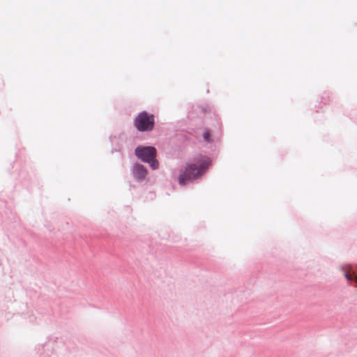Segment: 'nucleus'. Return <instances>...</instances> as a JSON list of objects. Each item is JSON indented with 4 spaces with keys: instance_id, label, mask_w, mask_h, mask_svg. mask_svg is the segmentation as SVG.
<instances>
[{
    "instance_id": "nucleus-1",
    "label": "nucleus",
    "mask_w": 357,
    "mask_h": 357,
    "mask_svg": "<svg viewBox=\"0 0 357 357\" xmlns=\"http://www.w3.org/2000/svg\"><path fill=\"white\" fill-rule=\"evenodd\" d=\"M210 165L211 160L207 157H200L188 163L184 169L181 172L178 177L179 184L183 185L201 176Z\"/></svg>"
},
{
    "instance_id": "nucleus-2",
    "label": "nucleus",
    "mask_w": 357,
    "mask_h": 357,
    "mask_svg": "<svg viewBox=\"0 0 357 357\" xmlns=\"http://www.w3.org/2000/svg\"><path fill=\"white\" fill-rule=\"evenodd\" d=\"M154 125V115L145 111L140 112L135 119V126L140 132L151 131Z\"/></svg>"
},
{
    "instance_id": "nucleus-3",
    "label": "nucleus",
    "mask_w": 357,
    "mask_h": 357,
    "mask_svg": "<svg viewBox=\"0 0 357 357\" xmlns=\"http://www.w3.org/2000/svg\"><path fill=\"white\" fill-rule=\"evenodd\" d=\"M135 155L139 159L149 163L152 169H158V162L155 159L156 156V150L154 147H137L135 149Z\"/></svg>"
},
{
    "instance_id": "nucleus-4",
    "label": "nucleus",
    "mask_w": 357,
    "mask_h": 357,
    "mask_svg": "<svg viewBox=\"0 0 357 357\" xmlns=\"http://www.w3.org/2000/svg\"><path fill=\"white\" fill-rule=\"evenodd\" d=\"M147 174L146 169L142 165H136L134 167V176L137 180L144 179Z\"/></svg>"
},
{
    "instance_id": "nucleus-5",
    "label": "nucleus",
    "mask_w": 357,
    "mask_h": 357,
    "mask_svg": "<svg viewBox=\"0 0 357 357\" xmlns=\"http://www.w3.org/2000/svg\"><path fill=\"white\" fill-rule=\"evenodd\" d=\"M210 136H211V134L209 132H205L204 134V138L206 141H209L210 139Z\"/></svg>"
}]
</instances>
